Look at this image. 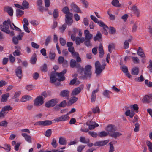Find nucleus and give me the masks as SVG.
<instances>
[{"instance_id":"obj_11","label":"nucleus","mask_w":152,"mask_h":152,"mask_svg":"<svg viewBox=\"0 0 152 152\" xmlns=\"http://www.w3.org/2000/svg\"><path fill=\"white\" fill-rule=\"evenodd\" d=\"M109 141V140H106L104 141H96L94 143V145L99 147L103 146L106 145Z\"/></svg>"},{"instance_id":"obj_64","label":"nucleus","mask_w":152,"mask_h":152,"mask_svg":"<svg viewBox=\"0 0 152 152\" xmlns=\"http://www.w3.org/2000/svg\"><path fill=\"white\" fill-rule=\"evenodd\" d=\"M109 144L110 145L109 152H113L114 151V148L113 145L111 143V142H109Z\"/></svg>"},{"instance_id":"obj_16","label":"nucleus","mask_w":152,"mask_h":152,"mask_svg":"<svg viewBox=\"0 0 152 152\" xmlns=\"http://www.w3.org/2000/svg\"><path fill=\"white\" fill-rule=\"evenodd\" d=\"M16 75L19 78L21 79L22 77V67H18L15 70Z\"/></svg>"},{"instance_id":"obj_53","label":"nucleus","mask_w":152,"mask_h":152,"mask_svg":"<svg viewBox=\"0 0 152 152\" xmlns=\"http://www.w3.org/2000/svg\"><path fill=\"white\" fill-rule=\"evenodd\" d=\"M134 126H135V128L134 129V131L135 132H138L139 131V127H140V124L138 123H136L135 124Z\"/></svg>"},{"instance_id":"obj_56","label":"nucleus","mask_w":152,"mask_h":152,"mask_svg":"<svg viewBox=\"0 0 152 152\" xmlns=\"http://www.w3.org/2000/svg\"><path fill=\"white\" fill-rule=\"evenodd\" d=\"M8 123L6 121H3L0 122V126L7 127V126Z\"/></svg>"},{"instance_id":"obj_33","label":"nucleus","mask_w":152,"mask_h":152,"mask_svg":"<svg viewBox=\"0 0 152 152\" xmlns=\"http://www.w3.org/2000/svg\"><path fill=\"white\" fill-rule=\"evenodd\" d=\"M137 54L142 57H145V55L143 52L142 50L140 47L137 51Z\"/></svg>"},{"instance_id":"obj_21","label":"nucleus","mask_w":152,"mask_h":152,"mask_svg":"<svg viewBox=\"0 0 152 152\" xmlns=\"http://www.w3.org/2000/svg\"><path fill=\"white\" fill-rule=\"evenodd\" d=\"M125 108L126 109L125 113V115L126 116H129L130 118H132L135 114L134 112L132 110L131 111L130 110L128 109L127 107H125Z\"/></svg>"},{"instance_id":"obj_29","label":"nucleus","mask_w":152,"mask_h":152,"mask_svg":"<svg viewBox=\"0 0 152 152\" xmlns=\"http://www.w3.org/2000/svg\"><path fill=\"white\" fill-rule=\"evenodd\" d=\"M6 11L10 16H12L13 15V11L12 8L9 7H5Z\"/></svg>"},{"instance_id":"obj_9","label":"nucleus","mask_w":152,"mask_h":152,"mask_svg":"<svg viewBox=\"0 0 152 152\" xmlns=\"http://www.w3.org/2000/svg\"><path fill=\"white\" fill-rule=\"evenodd\" d=\"M69 15H65V22L66 24L68 25H71L73 22V20L72 17L73 14L72 13H69Z\"/></svg>"},{"instance_id":"obj_51","label":"nucleus","mask_w":152,"mask_h":152,"mask_svg":"<svg viewBox=\"0 0 152 152\" xmlns=\"http://www.w3.org/2000/svg\"><path fill=\"white\" fill-rule=\"evenodd\" d=\"M52 134V131L50 129H48L45 132V136L48 137L50 136Z\"/></svg>"},{"instance_id":"obj_41","label":"nucleus","mask_w":152,"mask_h":152,"mask_svg":"<svg viewBox=\"0 0 152 152\" xmlns=\"http://www.w3.org/2000/svg\"><path fill=\"white\" fill-rule=\"evenodd\" d=\"M139 69L135 67L132 69L131 73L132 75H137L139 73Z\"/></svg>"},{"instance_id":"obj_42","label":"nucleus","mask_w":152,"mask_h":152,"mask_svg":"<svg viewBox=\"0 0 152 152\" xmlns=\"http://www.w3.org/2000/svg\"><path fill=\"white\" fill-rule=\"evenodd\" d=\"M12 109V108L10 105H7L4 106L2 109L3 111L6 112V111H10Z\"/></svg>"},{"instance_id":"obj_1","label":"nucleus","mask_w":152,"mask_h":152,"mask_svg":"<svg viewBox=\"0 0 152 152\" xmlns=\"http://www.w3.org/2000/svg\"><path fill=\"white\" fill-rule=\"evenodd\" d=\"M106 130L107 132L109 135L110 137L116 139L117 137L121 136L122 134L118 132L116 127L114 125L109 124L106 127Z\"/></svg>"},{"instance_id":"obj_10","label":"nucleus","mask_w":152,"mask_h":152,"mask_svg":"<svg viewBox=\"0 0 152 152\" xmlns=\"http://www.w3.org/2000/svg\"><path fill=\"white\" fill-rule=\"evenodd\" d=\"M68 114L65 115H63L62 116L58 117L54 119L55 121L58 122L59 121H65L68 120L69 118L68 116Z\"/></svg>"},{"instance_id":"obj_62","label":"nucleus","mask_w":152,"mask_h":152,"mask_svg":"<svg viewBox=\"0 0 152 152\" xmlns=\"http://www.w3.org/2000/svg\"><path fill=\"white\" fill-rule=\"evenodd\" d=\"M59 40L61 45L62 46H64L65 45L66 43V41L65 39L62 38H60Z\"/></svg>"},{"instance_id":"obj_20","label":"nucleus","mask_w":152,"mask_h":152,"mask_svg":"<svg viewBox=\"0 0 152 152\" xmlns=\"http://www.w3.org/2000/svg\"><path fill=\"white\" fill-rule=\"evenodd\" d=\"M99 91V88L94 90L92 93L91 98V102H95L96 98V93H97Z\"/></svg>"},{"instance_id":"obj_57","label":"nucleus","mask_w":152,"mask_h":152,"mask_svg":"<svg viewBox=\"0 0 152 152\" xmlns=\"http://www.w3.org/2000/svg\"><path fill=\"white\" fill-rule=\"evenodd\" d=\"M88 134L93 137H96L97 136V133L94 132H88Z\"/></svg>"},{"instance_id":"obj_23","label":"nucleus","mask_w":152,"mask_h":152,"mask_svg":"<svg viewBox=\"0 0 152 152\" xmlns=\"http://www.w3.org/2000/svg\"><path fill=\"white\" fill-rule=\"evenodd\" d=\"M144 102L147 103H150L152 102V94L148 95H145L143 98Z\"/></svg>"},{"instance_id":"obj_61","label":"nucleus","mask_w":152,"mask_h":152,"mask_svg":"<svg viewBox=\"0 0 152 152\" xmlns=\"http://www.w3.org/2000/svg\"><path fill=\"white\" fill-rule=\"evenodd\" d=\"M59 106L60 107H65L66 105H67L66 104V102L65 100H64L61 102L60 104H59Z\"/></svg>"},{"instance_id":"obj_7","label":"nucleus","mask_w":152,"mask_h":152,"mask_svg":"<svg viewBox=\"0 0 152 152\" xmlns=\"http://www.w3.org/2000/svg\"><path fill=\"white\" fill-rule=\"evenodd\" d=\"M52 122L51 121L46 120L44 121H40L36 122L34 125H39L43 126L50 125L52 124Z\"/></svg>"},{"instance_id":"obj_59","label":"nucleus","mask_w":152,"mask_h":152,"mask_svg":"<svg viewBox=\"0 0 152 152\" xmlns=\"http://www.w3.org/2000/svg\"><path fill=\"white\" fill-rule=\"evenodd\" d=\"M121 70L124 73H126L128 71L127 67L125 65H123L121 67Z\"/></svg>"},{"instance_id":"obj_34","label":"nucleus","mask_w":152,"mask_h":152,"mask_svg":"<svg viewBox=\"0 0 152 152\" xmlns=\"http://www.w3.org/2000/svg\"><path fill=\"white\" fill-rule=\"evenodd\" d=\"M90 17L93 21L95 23H98L100 26L101 25L100 23H103L101 21H98V19L96 17L92 15H91Z\"/></svg>"},{"instance_id":"obj_22","label":"nucleus","mask_w":152,"mask_h":152,"mask_svg":"<svg viewBox=\"0 0 152 152\" xmlns=\"http://www.w3.org/2000/svg\"><path fill=\"white\" fill-rule=\"evenodd\" d=\"M100 26L102 27V32L105 35H107L108 34L107 30L108 29V27L104 23H100Z\"/></svg>"},{"instance_id":"obj_17","label":"nucleus","mask_w":152,"mask_h":152,"mask_svg":"<svg viewBox=\"0 0 152 152\" xmlns=\"http://www.w3.org/2000/svg\"><path fill=\"white\" fill-rule=\"evenodd\" d=\"M70 66L72 68L75 67L76 68L79 67L80 66V64L77 62L75 60L72 59L71 60L70 62Z\"/></svg>"},{"instance_id":"obj_15","label":"nucleus","mask_w":152,"mask_h":152,"mask_svg":"<svg viewBox=\"0 0 152 152\" xmlns=\"http://www.w3.org/2000/svg\"><path fill=\"white\" fill-rule=\"evenodd\" d=\"M84 34L85 36L84 40H91L92 38L93 35L90 33L88 30H84Z\"/></svg>"},{"instance_id":"obj_47","label":"nucleus","mask_w":152,"mask_h":152,"mask_svg":"<svg viewBox=\"0 0 152 152\" xmlns=\"http://www.w3.org/2000/svg\"><path fill=\"white\" fill-rule=\"evenodd\" d=\"M29 3L26 1H24L22 4V7H23L24 10L28 9L29 7Z\"/></svg>"},{"instance_id":"obj_54","label":"nucleus","mask_w":152,"mask_h":152,"mask_svg":"<svg viewBox=\"0 0 152 152\" xmlns=\"http://www.w3.org/2000/svg\"><path fill=\"white\" fill-rule=\"evenodd\" d=\"M77 68V71L78 72H79L80 75H83V72H84V68L83 67H81L80 66Z\"/></svg>"},{"instance_id":"obj_4","label":"nucleus","mask_w":152,"mask_h":152,"mask_svg":"<svg viewBox=\"0 0 152 152\" xmlns=\"http://www.w3.org/2000/svg\"><path fill=\"white\" fill-rule=\"evenodd\" d=\"M92 66L90 65H87L84 68V75L82 76V78L85 79V78H89L91 77L92 72L91 69Z\"/></svg>"},{"instance_id":"obj_19","label":"nucleus","mask_w":152,"mask_h":152,"mask_svg":"<svg viewBox=\"0 0 152 152\" xmlns=\"http://www.w3.org/2000/svg\"><path fill=\"white\" fill-rule=\"evenodd\" d=\"M56 72H52L50 76V81L52 83H54L57 80V78Z\"/></svg>"},{"instance_id":"obj_32","label":"nucleus","mask_w":152,"mask_h":152,"mask_svg":"<svg viewBox=\"0 0 152 152\" xmlns=\"http://www.w3.org/2000/svg\"><path fill=\"white\" fill-rule=\"evenodd\" d=\"M10 96V93H7L2 96L1 101L5 102L7 101V98Z\"/></svg>"},{"instance_id":"obj_25","label":"nucleus","mask_w":152,"mask_h":152,"mask_svg":"<svg viewBox=\"0 0 152 152\" xmlns=\"http://www.w3.org/2000/svg\"><path fill=\"white\" fill-rule=\"evenodd\" d=\"M78 99V98L75 96H73L71 97L69 101L67 106L71 105L72 104L75 103Z\"/></svg>"},{"instance_id":"obj_8","label":"nucleus","mask_w":152,"mask_h":152,"mask_svg":"<svg viewBox=\"0 0 152 152\" xmlns=\"http://www.w3.org/2000/svg\"><path fill=\"white\" fill-rule=\"evenodd\" d=\"M83 85H81L79 87L75 88L72 90L71 93V95L74 96L77 95L83 89Z\"/></svg>"},{"instance_id":"obj_12","label":"nucleus","mask_w":152,"mask_h":152,"mask_svg":"<svg viewBox=\"0 0 152 152\" xmlns=\"http://www.w3.org/2000/svg\"><path fill=\"white\" fill-rule=\"evenodd\" d=\"M23 34V33H21V34H19L17 37H14L12 39L13 42L15 45L18 44V40H21Z\"/></svg>"},{"instance_id":"obj_49","label":"nucleus","mask_w":152,"mask_h":152,"mask_svg":"<svg viewBox=\"0 0 152 152\" xmlns=\"http://www.w3.org/2000/svg\"><path fill=\"white\" fill-rule=\"evenodd\" d=\"M133 62L135 64H138L139 63L140 60L137 57H131Z\"/></svg>"},{"instance_id":"obj_27","label":"nucleus","mask_w":152,"mask_h":152,"mask_svg":"<svg viewBox=\"0 0 152 152\" xmlns=\"http://www.w3.org/2000/svg\"><path fill=\"white\" fill-rule=\"evenodd\" d=\"M132 10L137 17L140 16L139 11L136 6H134L132 8Z\"/></svg>"},{"instance_id":"obj_2","label":"nucleus","mask_w":152,"mask_h":152,"mask_svg":"<svg viewBox=\"0 0 152 152\" xmlns=\"http://www.w3.org/2000/svg\"><path fill=\"white\" fill-rule=\"evenodd\" d=\"M95 73L98 75L102 73V70L105 68L106 64H104L101 65L99 61H97L95 63Z\"/></svg>"},{"instance_id":"obj_13","label":"nucleus","mask_w":152,"mask_h":152,"mask_svg":"<svg viewBox=\"0 0 152 152\" xmlns=\"http://www.w3.org/2000/svg\"><path fill=\"white\" fill-rule=\"evenodd\" d=\"M56 103V100L55 99H52L47 102L45 103V106L46 107L49 108L54 106Z\"/></svg>"},{"instance_id":"obj_18","label":"nucleus","mask_w":152,"mask_h":152,"mask_svg":"<svg viewBox=\"0 0 152 152\" xmlns=\"http://www.w3.org/2000/svg\"><path fill=\"white\" fill-rule=\"evenodd\" d=\"M71 6L74 12L77 13H82L79 7L74 3H72L71 4Z\"/></svg>"},{"instance_id":"obj_3","label":"nucleus","mask_w":152,"mask_h":152,"mask_svg":"<svg viewBox=\"0 0 152 152\" xmlns=\"http://www.w3.org/2000/svg\"><path fill=\"white\" fill-rule=\"evenodd\" d=\"M3 25H1L0 29L2 31L5 32L7 34L10 33L9 29V24H10V19H8L7 21H4L3 23Z\"/></svg>"},{"instance_id":"obj_58","label":"nucleus","mask_w":152,"mask_h":152,"mask_svg":"<svg viewBox=\"0 0 152 152\" xmlns=\"http://www.w3.org/2000/svg\"><path fill=\"white\" fill-rule=\"evenodd\" d=\"M51 39V37L50 36H48V37L45 40V45L47 46L48 44L50 42Z\"/></svg>"},{"instance_id":"obj_31","label":"nucleus","mask_w":152,"mask_h":152,"mask_svg":"<svg viewBox=\"0 0 152 152\" xmlns=\"http://www.w3.org/2000/svg\"><path fill=\"white\" fill-rule=\"evenodd\" d=\"M59 142L61 145H66V141L65 138L60 137L59 138Z\"/></svg>"},{"instance_id":"obj_24","label":"nucleus","mask_w":152,"mask_h":152,"mask_svg":"<svg viewBox=\"0 0 152 152\" xmlns=\"http://www.w3.org/2000/svg\"><path fill=\"white\" fill-rule=\"evenodd\" d=\"M98 50L99 52V57L101 58L103 57L104 54V53L103 49V46L101 44H100L99 45Z\"/></svg>"},{"instance_id":"obj_5","label":"nucleus","mask_w":152,"mask_h":152,"mask_svg":"<svg viewBox=\"0 0 152 152\" xmlns=\"http://www.w3.org/2000/svg\"><path fill=\"white\" fill-rule=\"evenodd\" d=\"M44 99L41 96H38L34 100V105L36 106H40L44 103Z\"/></svg>"},{"instance_id":"obj_36","label":"nucleus","mask_w":152,"mask_h":152,"mask_svg":"<svg viewBox=\"0 0 152 152\" xmlns=\"http://www.w3.org/2000/svg\"><path fill=\"white\" fill-rule=\"evenodd\" d=\"M112 5L115 7H119L121 6L118 0H113L111 2Z\"/></svg>"},{"instance_id":"obj_28","label":"nucleus","mask_w":152,"mask_h":152,"mask_svg":"<svg viewBox=\"0 0 152 152\" xmlns=\"http://www.w3.org/2000/svg\"><path fill=\"white\" fill-rule=\"evenodd\" d=\"M84 41V38L83 37L80 38L79 37H77L76 38V43L77 45H79L80 43H83Z\"/></svg>"},{"instance_id":"obj_14","label":"nucleus","mask_w":152,"mask_h":152,"mask_svg":"<svg viewBox=\"0 0 152 152\" xmlns=\"http://www.w3.org/2000/svg\"><path fill=\"white\" fill-rule=\"evenodd\" d=\"M69 91L67 90H64L61 91L60 95L61 97H65L68 99L69 96Z\"/></svg>"},{"instance_id":"obj_38","label":"nucleus","mask_w":152,"mask_h":152,"mask_svg":"<svg viewBox=\"0 0 152 152\" xmlns=\"http://www.w3.org/2000/svg\"><path fill=\"white\" fill-rule=\"evenodd\" d=\"M98 135L100 137H103L107 136L109 135V134L107 132L103 131L99 133L98 134Z\"/></svg>"},{"instance_id":"obj_6","label":"nucleus","mask_w":152,"mask_h":152,"mask_svg":"<svg viewBox=\"0 0 152 152\" xmlns=\"http://www.w3.org/2000/svg\"><path fill=\"white\" fill-rule=\"evenodd\" d=\"M66 73V70L64 69L60 73L56 72V74L57 77V80L58 81H63L65 80V77L64 76L65 74Z\"/></svg>"},{"instance_id":"obj_55","label":"nucleus","mask_w":152,"mask_h":152,"mask_svg":"<svg viewBox=\"0 0 152 152\" xmlns=\"http://www.w3.org/2000/svg\"><path fill=\"white\" fill-rule=\"evenodd\" d=\"M51 145L54 148H56L57 146V143L56 139L53 138L52 140V141L51 142Z\"/></svg>"},{"instance_id":"obj_48","label":"nucleus","mask_w":152,"mask_h":152,"mask_svg":"<svg viewBox=\"0 0 152 152\" xmlns=\"http://www.w3.org/2000/svg\"><path fill=\"white\" fill-rule=\"evenodd\" d=\"M24 13V11L19 9L16 10V15L18 17H20Z\"/></svg>"},{"instance_id":"obj_35","label":"nucleus","mask_w":152,"mask_h":152,"mask_svg":"<svg viewBox=\"0 0 152 152\" xmlns=\"http://www.w3.org/2000/svg\"><path fill=\"white\" fill-rule=\"evenodd\" d=\"M80 141L84 143H89L90 140L88 139H86L84 137H80Z\"/></svg>"},{"instance_id":"obj_45","label":"nucleus","mask_w":152,"mask_h":152,"mask_svg":"<svg viewBox=\"0 0 152 152\" xmlns=\"http://www.w3.org/2000/svg\"><path fill=\"white\" fill-rule=\"evenodd\" d=\"M146 144L150 152H152V143L149 141L146 142Z\"/></svg>"},{"instance_id":"obj_52","label":"nucleus","mask_w":152,"mask_h":152,"mask_svg":"<svg viewBox=\"0 0 152 152\" xmlns=\"http://www.w3.org/2000/svg\"><path fill=\"white\" fill-rule=\"evenodd\" d=\"M91 40L85 39L84 44L88 47L91 46Z\"/></svg>"},{"instance_id":"obj_50","label":"nucleus","mask_w":152,"mask_h":152,"mask_svg":"<svg viewBox=\"0 0 152 152\" xmlns=\"http://www.w3.org/2000/svg\"><path fill=\"white\" fill-rule=\"evenodd\" d=\"M4 147V149L7 152H9L11 150V147L10 145L8 144H5Z\"/></svg>"},{"instance_id":"obj_44","label":"nucleus","mask_w":152,"mask_h":152,"mask_svg":"<svg viewBox=\"0 0 152 152\" xmlns=\"http://www.w3.org/2000/svg\"><path fill=\"white\" fill-rule=\"evenodd\" d=\"M63 12L66 15H69V13H71L69 11V9L68 7L66 6L64 7L62 10Z\"/></svg>"},{"instance_id":"obj_40","label":"nucleus","mask_w":152,"mask_h":152,"mask_svg":"<svg viewBox=\"0 0 152 152\" xmlns=\"http://www.w3.org/2000/svg\"><path fill=\"white\" fill-rule=\"evenodd\" d=\"M20 94V92H17L15 93L14 96L12 97V99H15V101L18 102L19 100L18 97L19 96Z\"/></svg>"},{"instance_id":"obj_26","label":"nucleus","mask_w":152,"mask_h":152,"mask_svg":"<svg viewBox=\"0 0 152 152\" xmlns=\"http://www.w3.org/2000/svg\"><path fill=\"white\" fill-rule=\"evenodd\" d=\"M22 135L24 137L25 140L29 143L31 142V137L28 135H27L26 133H23Z\"/></svg>"},{"instance_id":"obj_63","label":"nucleus","mask_w":152,"mask_h":152,"mask_svg":"<svg viewBox=\"0 0 152 152\" xmlns=\"http://www.w3.org/2000/svg\"><path fill=\"white\" fill-rule=\"evenodd\" d=\"M53 17L54 18H57L58 15V10L57 9H55L54 10L53 12Z\"/></svg>"},{"instance_id":"obj_37","label":"nucleus","mask_w":152,"mask_h":152,"mask_svg":"<svg viewBox=\"0 0 152 152\" xmlns=\"http://www.w3.org/2000/svg\"><path fill=\"white\" fill-rule=\"evenodd\" d=\"M31 97L30 96L26 95L22 97L21 99V101L22 102H25L27 100L31 99Z\"/></svg>"},{"instance_id":"obj_39","label":"nucleus","mask_w":152,"mask_h":152,"mask_svg":"<svg viewBox=\"0 0 152 152\" xmlns=\"http://www.w3.org/2000/svg\"><path fill=\"white\" fill-rule=\"evenodd\" d=\"M131 41V39H129L128 40H126L124 42V48L125 49H127L129 48V42Z\"/></svg>"},{"instance_id":"obj_60","label":"nucleus","mask_w":152,"mask_h":152,"mask_svg":"<svg viewBox=\"0 0 152 152\" xmlns=\"http://www.w3.org/2000/svg\"><path fill=\"white\" fill-rule=\"evenodd\" d=\"M110 91L108 90H105L103 93V95L107 98H109V95Z\"/></svg>"},{"instance_id":"obj_30","label":"nucleus","mask_w":152,"mask_h":152,"mask_svg":"<svg viewBox=\"0 0 152 152\" xmlns=\"http://www.w3.org/2000/svg\"><path fill=\"white\" fill-rule=\"evenodd\" d=\"M36 54L34 53L30 60V62L32 64H35L37 61Z\"/></svg>"},{"instance_id":"obj_43","label":"nucleus","mask_w":152,"mask_h":152,"mask_svg":"<svg viewBox=\"0 0 152 152\" xmlns=\"http://www.w3.org/2000/svg\"><path fill=\"white\" fill-rule=\"evenodd\" d=\"M102 37V35L99 32H98L96 35L94 37V40L95 41L97 40L99 41V39H101Z\"/></svg>"},{"instance_id":"obj_46","label":"nucleus","mask_w":152,"mask_h":152,"mask_svg":"<svg viewBox=\"0 0 152 152\" xmlns=\"http://www.w3.org/2000/svg\"><path fill=\"white\" fill-rule=\"evenodd\" d=\"M58 61L59 64L63 63L64 62V63L67 64V61H64V58L62 56H60L58 58Z\"/></svg>"}]
</instances>
